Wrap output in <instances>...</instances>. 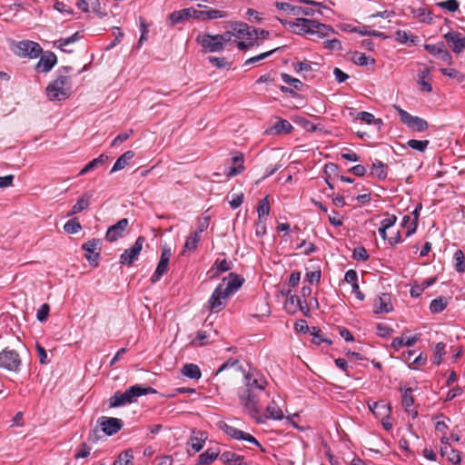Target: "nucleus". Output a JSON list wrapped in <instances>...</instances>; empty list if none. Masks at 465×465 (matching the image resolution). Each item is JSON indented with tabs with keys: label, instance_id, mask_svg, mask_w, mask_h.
I'll return each instance as SVG.
<instances>
[{
	"label": "nucleus",
	"instance_id": "nucleus-1",
	"mask_svg": "<svg viewBox=\"0 0 465 465\" xmlns=\"http://www.w3.org/2000/svg\"><path fill=\"white\" fill-rule=\"evenodd\" d=\"M244 385L243 389L238 391L241 405L244 411L255 419L258 423H264L262 417H257L261 409L258 394L265 389L267 381L259 372L249 371L244 375Z\"/></svg>",
	"mask_w": 465,
	"mask_h": 465
},
{
	"label": "nucleus",
	"instance_id": "nucleus-2",
	"mask_svg": "<svg viewBox=\"0 0 465 465\" xmlns=\"http://www.w3.org/2000/svg\"><path fill=\"white\" fill-rule=\"evenodd\" d=\"M156 391L150 387H143L141 385H134L127 389L124 392L117 391L109 399V406L117 408L127 403H133L142 395L153 394Z\"/></svg>",
	"mask_w": 465,
	"mask_h": 465
},
{
	"label": "nucleus",
	"instance_id": "nucleus-3",
	"mask_svg": "<svg viewBox=\"0 0 465 465\" xmlns=\"http://www.w3.org/2000/svg\"><path fill=\"white\" fill-rule=\"evenodd\" d=\"M72 88L71 77L59 74L46 87V94L51 101H63L70 96Z\"/></svg>",
	"mask_w": 465,
	"mask_h": 465
},
{
	"label": "nucleus",
	"instance_id": "nucleus-4",
	"mask_svg": "<svg viewBox=\"0 0 465 465\" xmlns=\"http://www.w3.org/2000/svg\"><path fill=\"white\" fill-rule=\"evenodd\" d=\"M393 108L397 111L401 123L405 124L409 129L414 132H424L428 129L429 124L424 119L419 116L411 115L410 113L403 110L397 104H394Z\"/></svg>",
	"mask_w": 465,
	"mask_h": 465
},
{
	"label": "nucleus",
	"instance_id": "nucleus-5",
	"mask_svg": "<svg viewBox=\"0 0 465 465\" xmlns=\"http://www.w3.org/2000/svg\"><path fill=\"white\" fill-rule=\"evenodd\" d=\"M22 361L19 353L13 349L5 348L0 351V368L8 371H19Z\"/></svg>",
	"mask_w": 465,
	"mask_h": 465
},
{
	"label": "nucleus",
	"instance_id": "nucleus-6",
	"mask_svg": "<svg viewBox=\"0 0 465 465\" xmlns=\"http://www.w3.org/2000/svg\"><path fill=\"white\" fill-rule=\"evenodd\" d=\"M228 292H224L223 284H219L211 295L207 308L211 312H219L226 306V301L229 298Z\"/></svg>",
	"mask_w": 465,
	"mask_h": 465
},
{
	"label": "nucleus",
	"instance_id": "nucleus-7",
	"mask_svg": "<svg viewBox=\"0 0 465 465\" xmlns=\"http://www.w3.org/2000/svg\"><path fill=\"white\" fill-rule=\"evenodd\" d=\"M217 425L220 430H222L224 433H226L228 436L232 437V439L242 440L255 444L256 446L262 448V445L252 435H251L247 432H244L233 426H231L223 420L219 421Z\"/></svg>",
	"mask_w": 465,
	"mask_h": 465
},
{
	"label": "nucleus",
	"instance_id": "nucleus-8",
	"mask_svg": "<svg viewBox=\"0 0 465 465\" xmlns=\"http://www.w3.org/2000/svg\"><path fill=\"white\" fill-rule=\"evenodd\" d=\"M145 242L143 236H139L134 243L129 249H126L120 256V263L124 265H132L139 257Z\"/></svg>",
	"mask_w": 465,
	"mask_h": 465
},
{
	"label": "nucleus",
	"instance_id": "nucleus-9",
	"mask_svg": "<svg viewBox=\"0 0 465 465\" xmlns=\"http://www.w3.org/2000/svg\"><path fill=\"white\" fill-rule=\"evenodd\" d=\"M280 22L288 25L289 28L295 34L302 35V34H311L312 32V26L314 25V20L307 19V18H296L294 21H287L283 19H279Z\"/></svg>",
	"mask_w": 465,
	"mask_h": 465
},
{
	"label": "nucleus",
	"instance_id": "nucleus-10",
	"mask_svg": "<svg viewBox=\"0 0 465 465\" xmlns=\"http://www.w3.org/2000/svg\"><path fill=\"white\" fill-rule=\"evenodd\" d=\"M42 53L41 46L33 41L25 40L16 45L15 54L21 57L36 58Z\"/></svg>",
	"mask_w": 465,
	"mask_h": 465
},
{
	"label": "nucleus",
	"instance_id": "nucleus-11",
	"mask_svg": "<svg viewBox=\"0 0 465 465\" xmlns=\"http://www.w3.org/2000/svg\"><path fill=\"white\" fill-rule=\"evenodd\" d=\"M198 44L207 52H220L223 50L219 35H212L210 34L199 35L196 38Z\"/></svg>",
	"mask_w": 465,
	"mask_h": 465
},
{
	"label": "nucleus",
	"instance_id": "nucleus-12",
	"mask_svg": "<svg viewBox=\"0 0 465 465\" xmlns=\"http://www.w3.org/2000/svg\"><path fill=\"white\" fill-rule=\"evenodd\" d=\"M97 423L101 427V430L107 436L117 433L124 425L122 420L105 416L100 417Z\"/></svg>",
	"mask_w": 465,
	"mask_h": 465
},
{
	"label": "nucleus",
	"instance_id": "nucleus-13",
	"mask_svg": "<svg viewBox=\"0 0 465 465\" xmlns=\"http://www.w3.org/2000/svg\"><path fill=\"white\" fill-rule=\"evenodd\" d=\"M82 248L85 251V259L90 262V264L96 267L98 265L97 261L100 257V252L98 251L101 250V240H89L83 244Z\"/></svg>",
	"mask_w": 465,
	"mask_h": 465
},
{
	"label": "nucleus",
	"instance_id": "nucleus-14",
	"mask_svg": "<svg viewBox=\"0 0 465 465\" xmlns=\"http://www.w3.org/2000/svg\"><path fill=\"white\" fill-rule=\"evenodd\" d=\"M454 54H460L465 49V36L458 31H450L443 35Z\"/></svg>",
	"mask_w": 465,
	"mask_h": 465
},
{
	"label": "nucleus",
	"instance_id": "nucleus-15",
	"mask_svg": "<svg viewBox=\"0 0 465 465\" xmlns=\"http://www.w3.org/2000/svg\"><path fill=\"white\" fill-rule=\"evenodd\" d=\"M171 256H172L171 248H169L167 246H163L162 249L160 261L157 264L156 270L151 277L152 282H156L157 281H159V279L167 272L168 263H169Z\"/></svg>",
	"mask_w": 465,
	"mask_h": 465
},
{
	"label": "nucleus",
	"instance_id": "nucleus-16",
	"mask_svg": "<svg viewBox=\"0 0 465 465\" xmlns=\"http://www.w3.org/2000/svg\"><path fill=\"white\" fill-rule=\"evenodd\" d=\"M129 225V221L127 218H123L119 220L115 224L110 226L107 229L105 234V240L109 242H114L117 241L119 238L124 236V232Z\"/></svg>",
	"mask_w": 465,
	"mask_h": 465
},
{
	"label": "nucleus",
	"instance_id": "nucleus-17",
	"mask_svg": "<svg viewBox=\"0 0 465 465\" xmlns=\"http://www.w3.org/2000/svg\"><path fill=\"white\" fill-rule=\"evenodd\" d=\"M276 7L279 10L286 11V12L291 13L292 15H297V16L301 15H306V16L314 15V10L311 7L294 6L289 3H284V2L276 3Z\"/></svg>",
	"mask_w": 465,
	"mask_h": 465
},
{
	"label": "nucleus",
	"instance_id": "nucleus-18",
	"mask_svg": "<svg viewBox=\"0 0 465 465\" xmlns=\"http://www.w3.org/2000/svg\"><path fill=\"white\" fill-rule=\"evenodd\" d=\"M374 313H387L392 311V305L391 302V295L388 293H381L377 299L374 301Z\"/></svg>",
	"mask_w": 465,
	"mask_h": 465
},
{
	"label": "nucleus",
	"instance_id": "nucleus-19",
	"mask_svg": "<svg viewBox=\"0 0 465 465\" xmlns=\"http://www.w3.org/2000/svg\"><path fill=\"white\" fill-rule=\"evenodd\" d=\"M56 55L52 52H46L43 54L35 65V68L39 72H49L53 66L56 64Z\"/></svg>",
	"mask_w": 465,
	"mask_h": 465
},
{
	"label": "nucleus",
	"instance_id": "nucleus-20",
	"mask_svg": "<svg viewBox=\"0 0 465 465\" xmlns=\"http://www.w3.org/2000/svg\"><path fill=\"white\" fill-rule=\"evenodd\" d=\"M232 161L233 166L229 167L225 171V174L228 178L236 176V175L242 173L244 170V165H243L244 158H243L242 153H237L235 155L232 156Z\"/></svg>",
	"mask_w": 465,
	"mask_h": 465
},
{
	"label": "nucleus",
	"instance_id": "nucleus-21",
	"mask_svg": "<svg viewBox=\"0 0 465 465\" xmlns=\"http://www.w3.org/2000/svg\"><path fill=\"white\" fill-rule=\"evenodd\" d=\"M230 280L225 283V278L223 280V290L228 292L229 296L234 293L243 283V279L233 272H231L229 275Z\"/></svg>",
	"mask_w": 465,
	"mask_h": 465
},
{
	"label": "nucleus",
	"instance_id": "nucleus-22",
	"mask_svg": "<svg viewBox=\"0 0 465 465\" xmlns=\"http://www.w3.org/2000/svg\"><path fill=\"white\" fill-rule=\"evenodd\" d=\"M257 417H262L264 421L266 419H272V420H282L283 419V412L281 410V408L276 404L274 401H272L265 410L264 415H260V412L258 413Z\"/></svg>",
	"mask_w": 465,
	"mask_h": 465
},
{
	"label": "nucleus",
	"instance_id": "nucleus-23",
	"mask_svg": "<svg viewBox=\"0 0 465 465\" xmlns=\"http://www.w3.org/2000/svg\"><path fill=\"white\" fill-rule=\"evenodd\" d=\"M220 460L225 465H248L244 458L232 451H224L220 456Z\"/></svg>",
	"mask_w": 465,
	"mask_h": 465
},
{
	"label": "nucleus",
	"instance_id": "nucleus-24",
	"mask_svg": "<svg viewBox=\"0 0 465 465\" xmlns=\"http://www.w3.org/2000/svg\"><path fill=\"white\" fill-rule=\"evenodd\" d=\"M134 157V153L131 150L124 153L114 163L111 173H114L123 170L126 165L129 164L130 161Z\"/></svg>",
	"mask_w": 465,
	"mask_h": 465
},
{
	"label": "nucleus",
	"instance_id": "nucleus-25",
	"mask_svg": "<svg viewBox=\"0 0 465 465\" xmlns=\"http://www.w3.org/2000/svg\"><path fill=\"white\" fill-rule=\"evenodd\" d=\"M440 454L442 456H447L448 460L453 464H458L461 460L460 452L457 450L451 449L449 443H446L444 446H440Z\"/></svg>",
	"mask_w": 465,
	"mask_h": 465
},
{
	"label": "nucleus",
	"instance_id": "nucleus-26",
	"mask_svg": "<svg viewBox=\"0 0 465 465\" xmlns=\"http://www.w3.org/2000/svg\"><path fill=\"white\" fill-rule=\"evenodd\" d=\"M291 290L286 293L287 300L284 304L285 311L290 314H294L299 311L300 298L296 295H291Z\"/></svg>",
	"mask_w": 465,
	"mask_h": 465
},
{
	"label": "nucleus",
	"instance_id": "nucleus-27",
	"mask_svg": "<svg viewBox=\"0 0 465 465\" xmlns=\"http://www.w3.org/2000/svg\"><path fill=\"white\" fill-rule=\"evenodd\" d=\"M108 160V156L105 154H101L97 158L89 162L79 173V175H84L87 173L98 168L99 166L104 165Z\"/></svg>",
	"mask_w": 465,
	"mask_h": 465
},
{
	"label": "nucleus",
	"instance_id": "nucleus-28",
	"mask_svg": "<svg viewBox=\"0 0 465 465\" xmlns=\"http://www.w3.org/2000/svg\"><path fill=\"white\" fill-rule=\"evenodd\" d=\"M388 165L381 161L376 160L371 168V175L378 177L380 180L387 178Z\"/></svg>",
	"mask_w": 465,
	"mask_h": 465
},
{
	"label": "nucleus",
	"instance_id": "nucleus-29",
	"mask_svg": "<svg viewBox=\"0 0 465 465\" xmlns=\"http://www.w3.org/2000/svg\"><path fill=\"white\" fill-rule=\"evenodd\" d=\"M90 198H91L90 194H88V193L83 194L82 197L79 198L77 200V202L75 203V204L72 207L68 215H74V214L79 213L86 210L90 204V203H89Z\"/></svg>",
	"mask_w": 465,
	"mask_h": 465
},
{
	"label": "nucleus",
	"instance_id": "nucleus-30",
	"mask_svg": "<svg viewBox=\"0 0 465 465\" xmlns=\"http://www.w3.org/2000/svg\"><path fill=\"white\" fill-rule=\"evenodd\" d=\"M257 213L259 222L263 223L270 213V203L267 196L259 201Z\"/></svg>",
	"mask_w": 465,
	"mask_h": 465
},
{
	"label": "nucleus",
	"instance_id": "nucleus-31",
	"mask_svg": "<svg viewBox=\"0 0 465 465\" xmlns=\"http://www.w3.org/2000/svg\"><path fill=\"white\" fill-rule=\"evenodd\" d=\"M219 455V451L213 449H208L199 456L198 465H210Z\"/></svg>",
	"mask_w": 465,
	"mask_h": 465
},
{
	"label": "nucleus",
	"instance_id": "nucleus-32",
	"mask_svg": "<svg viewBox=\"0 0 465 465\" xmlns=\"http://www.w3.org/2000/svg\"><path fill=\"white\" fill-rule=\"evenodd\" d=\"M250 26L246 23H235L232 25V30L235 34V36L241 38L242 36H247L248 38H252V31L250 30Z\"/></svg>",
	"mask_w": 465,
	"mask_h": 465
},
{
	"label": "nucleus",
	"instance_id": "nucleus-33",
	"mask_svg": "<svg viewBox=\"0 0 465 465\" xmlns=\"http://www.w3.org/2000/svg\"><path fill=\"white\" fill-rule=\"evenodd\" d=\"M81 38L80 33L76 32L70 37L66 38H60L54 42V47L61 49L63 52H68L71 53L72 51L66 50L64 48V46L74 43L78 41Z\"/></svg>",
	"mask_w": 465,
	"mask_h": 465
},
{
	"label": "nucleus",
	"instance_id": "nucleus-34",
	"mask_svg": "<svg viewBox=\"0 0 465 465\" xmlns=\"http://www.w3.org/2000/svg\"><path fill=\"white\" fill-rule=\"evenodd\" d=\"M182 373L184 376H186L190 379H194V380L200 379L201 375H202L198 365L193 364V363L184 364L182 369Z\"/></svg>",
	"mask_w": 465,
	"mask_h": 465
},
{
	"label": "nucleus",
	"instance_id": "nucleus-35",
	"mask_svg": "<svg viewBox=\"0 0 465 465\" xmlns=\"http://www.w3.org/2000/svg\"><path fill=\"white\" fill-rule=\"evenodd\" d=\"M201 240V236L199 233L193 232L190 236L186 239L184 243V249L183 251V254L186 252H193L196 250L198 243Z\"/></svg>",
	"mask_w": 465,
	"mask_h": 465
},
{
	"label": "nucleus",
	"instance_id": "nucleus-36",
	"mask_svg": "<svg viewBox=\"0 0 465 465\" xmlns=\"http://www.w3.org/2000/svg\"><path fill=\"white\" fill-rule=\"evenodd\" d=\"M292 129L293 127L289 121L285 119H280L272 127V132H273L274 134H290Z\"/></svg>",
	"mask_w": 465,
	"mask_h": 465
},
{
	"label": "nucleus",
	"instance_id": "nucleus-37",
	"mask_svg": "<svg viewBox=\"0 0 465 465\" xmlns=\"http://www.w3.org/2000/svg\"><path fill=\"white\" fill-rule=\"evenodd\" d=\"M401 391L402 392V395H401L402 406L405 408V410L409 413H411V411L409 410V408H411L414 403L412 389L411 388L401 389Z\"/></svg>",
	"mask_w": 465,
	"mask_h": 465
},
{
	"label": "nucleus",
	"instance_id": "nucleus-38",
	"mask_svg": "<svg viewBox=\"0 0 465 465\" xmlns=\"http://www.w3.org/2000/svg\"><path fill=\"white\" fill-rule=\"evenodd\" d=\"M453 262L455 270L458 272H465V255L461 250H457L453 254Z\"/></svg>",
	"mask_w": 465,
	"mask_h": 465
},
{
	"label": "nucleus",
	"instance_id": "nucleus-39",
	"mask_svg": "<svg viewBox=\"0 0 465 465\" xmlns=\"http://www.w3.org/2000/svg\"><path fill=\"white\" fill-rule=\"evenodd\" d=\"M356 119L365 122L368 124H373L379 127L382 125L381 119H376L372 114L364 111L359 112L357 114Z\"/></svg>",
	"mask_w": 465,
	"mask_h": 465
},
{
	"label": "nucleus",
	"instance_id": "nucleus-40",
	"mask_svg": "<svg viewBox=\"0 0 465 465\" xmlns=\"http://www.w3.org/2000/svg\"><path fill=\"white\" fill-rule=\"evenodd\" d=\"M312 26V35H317L319 37H324L328 35L332 29L331 26L326 25L324 24H321L314 20V25Z\"/></svg>",
	"mask_w": 465,
	"mask_h": 465
},
{
	"label": "nucleus",
	"instance_id": "nucleus-41",
	"mask_svg": "<svg viewBox=\"0 0 465 465\" xmlns=\"http://www.w3.org/2000/svg\"><path fill=\"white\" fill-rule=\"evenodd\" d=\"M351 60L355 64L361 66L367 65L369 64V61H371V64H375V60L373 58H370L365 54L360 52H354L351 56Z\"/></svg>",
	"mask_w": 465,
	"mask_h": 465
},
{
	"label": "nucleus",
	"instance_id": "nucleus-42",
	"mask_svg": "<svg viewBox=\"0 0 465 465\" xmlns=\"http://www.w3.org/2000/svg\"><path fill=\"white\" fill-rule=\"evenodd\" d=\"M133 450H127L119 455L118 460L114 462V465H133Z\"/></svg>",
	"mask_w": 465,
	"mask_h": 465
},
{
	"label": "nucleus",
	"instance_id": "nucleus-43",
	"mask_svg": "<svg viewBox=\"0 0 465 465\" xmlns=\"http://www.w3.org/2000/svg\"><path fill=\"white\" fill-rule=\"evenodd\" d=\"M411 13L415 17L419 18L420 22L430 24L432 21V17L430 16V13L423 7L412 8Z\"/></svg>",
	"mask_w": 465,
	"mask_h": 465
},
{
	"label": "nucleus",
	"instance_id": "nucleus-44",
	"mask_svg": "<svg viewBox=\"0 0 465 465\" xmlns=\"http://www.w3.org/2000/svg\"><path fill=\"white\" fill-rule=\"evenodd\" d=\"M445 343L443 342H438L434 348V355H433V358H432V362L433 364H436V365H440L441 361H442V357L446 354V351H445Z\"/></svg>",
	"mask_w": 465,
	"mask_h": 465
},
{
	"label": "nucleus",
	"instance_id": "nucleus-45",
	"mask_svg": "<svg viewBox=\"0 0 465 465\" xmlns=\"http://www.w3.org/2000/svg\"><path fill=\"white\" fill-rule=\"evenodd\" d=\"M227 16V13L217 9H207L203 11L202 20H211L216 18H223Z\"/></svg>",
	"mask_w": 465,
	"mask_h": 465
},
{
	"label": "nucleus",
	"instance_id": "nucleus-46",
	"mask_svg": "<svg viewBox=\"0 0 465 465\" xmlns=\"http://www.w3.org/2000/svg\"><path fill=\"white\" fill-rule=\"evenodd\" d=\"M281 77L285 84L291 85L295 90L301 91L304 85L299 79L294 78L288 74L282 73Z\"/></svg>",
	"mask_w": 465,
	"mask_h": 465
},
{
	"label": "nucleus",
	"instance_id": "nucleus-47",
	"mask_svg": "<svg viewBox=\"0 0 465 465\" xmlns=\"http://www.w3.org/2000/svg\"><path fill=\"white\" fill-rule=\"evenodd\" d=\"M204 443V438L203 433L198 432V435H194L191 438V440L189 442L192 449L194 450V453L200 451Z\"/></svg>",
	"mask_w": 465,
	"mask_h": 465
},
{
	"label": "nucleus",
	"instance_id": "nucleus-48",
	"mask_svg": "<svg viewBox=\"0 0 465 465\" xmlns=\"http://www.w3.org/2000/svg\"><path fill=\"white\" fill-rule=\"evenodd\" d=\"M447 307V302L442 298H437L431 301L430 310L432 313H440Z\"/></svg>",
	"mask_w": 465,
	"mask_h": 465
},
{
	"label": "nucleus",
	"instance_id": "nucleus-49",
	"mask_svg": "<svg viewBox=\"0 0 465 465\" xmlns=\"http://www.w3.org/2000/svg\"><path fill=\"white\" fill-rule=\"evenodd\" d=\"M429 143H430V142L428 140L411 139L407 142V145L410 148L419 151V152H421V153L427 149Z\"/></svg>",
	"mask_w": 465,
	"mask_h": 465
},
{
	"label": "nucleus",
	"instance_id": "nucleus-50",
	"mask_svg": "<svg viewBox=\"0 0 465 465\" xmlns=\"http://www.w3.org/2000/svg\"><path fill=\"white\" fill-rule=\"evenodd\" d=\"M369 408L377 418L381 417L382 414L381 411H377V409H382L384 412L391 411L390 406L385 401L373 402L371 405H369Z\"/></svg>",
	"mask_w": 465,
	"mask_h": 465
},
{
	"label": "nucleus",
	"instance_id": "nucleus-51",
	"mask_svg": "<svg viewBox=\"0 0 465 465\" xmlns=\"http://www.w3.org/2000/svg\"><path fill=\"white\" fill-rule=\"evenodd\" d=\"M82 229L80 223L76 218L67 221L64 226V230L67 233H76Z\"/></svg>",
	"mask_w": 465,
	"mask_h": 465
},
{
	"label": "nucleus",
	"instance_id": "nucleus-52",
	"mask_svg": "<svg viewBox=\"0 0 465 465\" xmlns=\"http://www.w3.org/2000/svg\"><path fill=\"white\" fill-rule=\"evenodd\" d=\"M416 39L417 36L409 35V34L404 30L396 31V40L401 44H406L408 42L414 44Z\"/></svg>",
	"mask_w": 465,
	"mask_h": 465
},
{
	"label": "nucleus",
	"instance_id": "nucleus-53",
	"mask_svg": "<svg viewBox=\"0 0 465 465\" xmlns=\"http://www.w3.org/2000/svg\"><path fill=\"white\" fill-rule=\"evenodd\" d=\"M440 71L446 76L462 82L464 75L454 68H440Z\"/></svg>",
	"mask_w": 465,
	"mask_h": 465
},
{
	"label": "nucleus",
	"instance_id": "nucleus-54",
	"mask_svg": "<svg viewBox=\"0 0 465 465\" xmlns=\"http://www.w3.org/2000/svg\"><path fill=\"white\" fill-rule=\"evenodd\" d=\"M437 5L451 13H454L459 9L460 4L457 0H447L439 2Z\"/></svg>",
	"mask_w": 465,
	"mask_h": 465
},
{
	"label": "nucleus",
	"instance_id": "nucleus-55",
	"mask_svg": "<svg viewBox=\"0 0 465 465\" xmlns=\"http://www.w3.org/2000/svg\"><path fill=\"white\" fill-rule=\"evenodd\" d=\"M420 208H421V206L420 205V207H417L413 212H412V215L414 216L413 217V220L411 221V224H410V227L409 229L407 230L406 232V237H410L411 235H412L416 230H417V225H418V218H419V210Z\"/></svg>",
	"mask_w": 465,
	"mask_h": 465
},
{
	"label": "nucleus",
	"instance_id": "nucleus-56",
	"mask_svg": "<svg viewBox=\"0 0 465 465\" xmlns=\"http://www.w3.org/2000/svg\"><path fill=\"white\" fill-rule=\"evenodd\" d=\"M232 263L230 261H227L226 259H223L222 261H215L214 267L217 270V274L220 272H228L232 269Z\"/></svg>",
	"mask_w": 465,
	"mask_h": 465
},
{
	"label": "nucleus",
	"instance_id": "nucleus-57",
	"mask_svg": "<svg viewBox=\"0 0 465 465\" xmlns=\"http://www.w3.org/2000/svg\"><path fill=\"white\" fill-rule=\"evenodd\" d=\"M133 133L134 131L132 129H129L124 133L119 134L111 143V146L114 147L123 143L133 134Z\"/></svg>",
	"mask_w": 465,
	"mask_h": 465
},
{
	"label": "nucleus",
	"instance_id": "nucleus-58",
	"mask_svg": "<svg viewBox=\"0 0 465 465\" xmlns=\"http://www.w3.org/2000/svg\"><path fill=\"white\" fill-rule=\"evenodd\" d=\"M445 47L444 43L440 42L436 45H425L424 49L428 51L430 54L439 56L440 53L442 51V49Z\"/></svg>",
	"mask_w": 465,
	"mask_h": 465
},
{
	"label": "nucleus",
	"instance_id": "nucleus-59",
	"mask_svg": "<svg viewBox=\"0 0 465 465\" xmlns=\"http://www.w3.org/2000/svg\"><path fill=\"white\" fill-rule=\"evenodd\" d=\"M352 257L358 261H367L369 254L363 246H360L353 250Z\"/></svg>",
	"mask_w": 465,
	"mask_h": 465
},
{
	"label": "nucleus",
	"instance_id": "nucleus-60",
	"mask_svg": "<svg viewBox=\"0 0 465 465\" xmlns=\"http://www.w3.org/2000/svg\"><path fill=\"white\" fill-rule=\"evenodd\" d=\"M277 50H278V48H274L271 51H268V52L262 53L261 54L255 55L253 57H251L248 60H246L245 64H252L258 63V62L267 58L268 56H270L272 54H273Z\"/></svg>",
	"mask_w": 465,
	"mask_h": 465
},
{
	"label": "nucleus",
	"instance_id": "nucleus-61",
	"mask_svg": "<svg viewBox=\"0 0 465 465\" xmlns=\"http://www.w3.org/2000/svg\"><path fill=\"white\" fill-rule=\"evenodd\" d=\"M321 330L317 329L316 327H312V330L311 331V334L313 336L312 342L315 344H321L322 342H327L329 344H331V341L328 339H323L321 334Z\"/></svg>",
	"mask_w": 465,
	"mask_h": 465
},
{
	"label": "nucleus",
	"instance_id": "nucleus-62",
	"mask_svg": "<svg viewBox=\"0 0 465 465\" xmlns=\"http://www.w3.org/2000/svg\"><path fill=\"white\" fill-rule=\"evenodd\" d=\"M50 306L47 303H44L37 311L36 318L39 322H45L49 314Z\"/></svg>",
	"mask_w": 465,
	"mask_h": 465
},
{
	"label": "nucleus",
	"instance_id": "nucleus-63",
	"mask_svg": "<svg viewBox=\"0 0 465 465\" xmlns=\"http://www.w3.org/2000/svg\"><path fill=\"white\" fill-rule=\"evenodd\" d=\"M208 335L204 331H199L196 337L192 341L193 345L203 346L206 343Z\"/></svg>",
	"mask_w": 465,
	"mask_h": 465
},
{
	"label": "nucleus",
	"instance_id": "nucleus-64",
	"mask_svg": "<svg viewBox=\"0 0 465 465\" xmlns=\"http://www.w3.org/2000/svg\"><path fill=\"white\" fill-rule=\"evenodd\" d=\"M209 224H210V217L209 216L203 217L198 220L197 229L194 232L200 234V233L203 232L209 227Z\"/></svg>",
	"mask_w": 465,
	"mask_h": 465
}]
</instances>
